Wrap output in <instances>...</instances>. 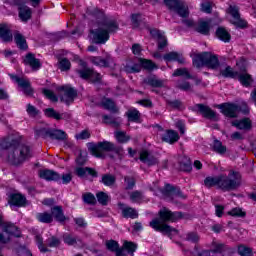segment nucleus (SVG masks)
I'll list each match as a JSON object with an SVG mask.
<instances>
[{"mask_svg":"<svg viewBox=\"0 0 256 256\" xmlns=\"http://www.w3.org/2000/svg\"><path fill=\"white\" fill-rule=\"evenodd\" d=\"M0 155L11 165H21L32 157L29 146L20 145L19 140L13 136H8L0 141Z\"/></svg>","mask_w":256,"mask_h":256,"instance_id":"1","label":"nucleus"},{"mask_svg":"<svg viewBox=\"0 0 256 256\" xmlns=\"http://www.w3.org/2000/svg\"><path fill=\"white\" fill-rule=\"evenodd\" d=\"M205 187H217L222 191H233L241 186V174L231 171L228 176L221 174L219 176H209L204 180Z\"/></svg>","mask_w":256,"mask_h":256,"instance_id":"2","label":"nucleus"},{"mask_svg":"<svg viewBox=\"0 0 256 256\" xmlns=\"http://www.w3.org/2000/svg\"><path fill=\"white\" fill-rule=\"evenodd\" d=\"M160 220L155 218L150 222V227L154 231H159L160 233H165L166 235H179V231L171 226L167 225V221L174 223V221H179L183 217L181 212H172L167 208H163L159 211Z\"/></svg>","mask_w":256,"mask_h":256,"instance_id":"3","label":"nucleus"},{"mask_svg":"<svg viewBox=\"0 0 256 256\" xmlns=\"http://www.w3.org/2000/svg\"><path fill=\"white\" fill-rule=\"evenodd\" d=\"M222 65L227 63V57L214 54L213 52L204 51L195 53L192 56V65Z\"/></svg>","mask_w":256,"mask_h":256,"instance_id":"4","label":"nucleus"},{"mask_svg":"<svg viewBox=\"0 0 256 256\" xmlns=\"http://www.w3.org/2000/svg\"><path fill=\"white\" fill-rule=\"evenodd\" d=\"M88 149L91 155L98 157L99 159H103V157H105L103 151H114V153H118V155L123 153V148L116 147L115 144L109 141L99 142L98 144H90Z\"/></svg>","mask_w":256,"mask_h":256,"instance_id":"5","label":"nucleus"},{"mask_svg":"<svg viewBox=\"0 0 256 256\" xmlns=\"http://www.w3.org/2000/svg\"><path fill=\"white\" fill-rule=\"evenodd\" d=\"M221 75L223 77H230L231 79H238L244 87H249L253 83V78H251V75L247 74L245 71H233L231 66H228L225 70H222Z\"/></svg>","mask_w":256,"mask_h":256,"instance_id":"6","label":"nucleus"},{"mask_svg":"<svg viewBox=\"0 0 256 256\" xmlns=\"http://www.w3.org/2000/svg\"><path fill=\"white\" fill-rule=\"evenodd\" d=\"M55 57L58 61V65H71V61L77 65H87V62L81 59L79 55L70 53L66 50H60L56 53Z\"/></svg>","mask_w":256,"mask_h":256,"instance_id":"7","label":"nucleus"},{"mask_svg":"<svg viewBox=\"0 0 256 256\" xmlns=\"http://www.w3.org/2000/svg\"><path fill=\"white\" fill-rule=\"evenodd\" d=\"M164 5L167 6L169 11H174V13H177L183 19L189 17V8L181 0H164Z\"/></svg>","mask_w":256,"mask_h":256,"instance_id":"8","label":"nucleus"},{"mask_svg":"<svg viewBox=\"0 0 256 256\" xmlns=\"http://www.w3.org/2000/svg\"><path fill=\"white\" fill-rule=\"evenodd\" d=\"M98 25L104 29L108 35H115V33H117V31H119V22H117V20L112 19L108 16H106V18L98 21Z\"/></svg>","mask_w":256,"mask_h":256,"instance_id":"9","label":"nucleus"},{"mask_svg":"<svg viewBox=\"0 0 256 256\" xmlns=\"http://www.w3.org/2000/svg\"><path fill=\"white\" fill-rule=\"evenodd\" d=\"M14 4L18 7V17L23 23H27L33 17V10L21 3L19 0H14Z\"/></svg>","mask_w":256,"mask_h":256,"instance_id":"10","label":"nucleus"},{"mask_svg":"<svg viewBox=\"0 0 256 256\" xmlns=\"http://www.w3.org/2000/svg\"><path fill=\"white\" fill-rule=\"evenodd\" d=\"M93 37H92V43H95V45H105L109 39H111V36L108 35L107 31L102 29L101 26L99 28L91 31Z\"/></svg>","mask_w":256,"mask_h":256,"instance_id":"11","label":"nucleus"},{"mask_svg":"<svg viewBox=\"0 0 256 256\" xmlns=\"http://www.w3.org/2000/svg\"><path fill=\"white\" fill-rule=\"evenodd\" d=\"M10 78L14 83H17L18 86L22 88V91L26 95H31L33 93V88H31V82L29 79L24 77H18L17 75L10 74Z\"/></svg>","mask_w":256,"mask_h":256,"instance_id":"12","label":"nucleus"},{"mask_svg":"<svg viewBox=\"0 0 256 256\" xmlns=\"http://www.w3.org/2000/svg\"><path fill=\"white\" fill-rule=\"evenodd\" d=\"M60 91H63V94L60 98L62 103H66V105H69L70 103H73V101H75V97H77V91L71 88V86H62L60 87Z\"/></svg>","mask_w":256,"mask_h":256,"instance_id":"13","label":"nucleus"},{"mask_svg":"<svg viewBox=\"0 0 256 256\" xmlns=\"http://www.w3.org/2000/svg\"><path fill=\"white\" fill-rule=\"evenodd\" d=\"M78 74L81 77V79H87L88 81H91L92 83H97V82L101 81V74H99L87 67H84L82 70H79Z\"/></svg>","mask_w":256,"mask_h":256,"instance_id":"14","label":"nucleus"},{"mask_svg":"<svg viewBox=\"0 0 256 256\" xmlns=\"http://www.w3.org/2000/svg\"><path fill=\"white\" fill-rule=\"evenodd\" d=\"M141 51H143V49L141 48V44L135 43L132 45V53H133V55L137 56L136 59L138 61V63H134V65H156L153 62V60L142 58Z\"/></svg>","mask_w":256,"mask_h":256,"instance_id":"15","label":"nucleus"},{"mask_svg":"<svg viewBox=\"0 0 256 256\" xmlns=\"http://www.w3.org/2000/svg\"><path fill=\"white\" fill-rule=\"evenodd\" d=\"M163 59L166 63H178V65L185 64V57L182 53L177 51H171L164 54Z\"/></svg>","mask_w":256,"mask_h":256,"instance_id":"16","label":"nucleus"},{"mask_svg":"<svg viewBox=\"0 0 256 256\" xmlns=\"http://www.w3.org/2000/svg\"><path fill=\"white\" fill-rule=\"evenodd\" d=\"M3 233L11 237H21V230L11 222H4L1 226Z\"/></svg>","mask_w":256,"mask_h":256,"instance_id":"17","label":"nucleus"},{"mask_svg":"<svg viewBox=\"0 0 256 256\" xmlns=\"http://www.w3.org/2000/svg\"><path fill=\"white\" fill-rule=\"evenodd\" d=\"M220 109L223 115L230 118L237 117L239 111H241V108L235 104H223L220 106Z\"/></svg>","mask_w":256,"mask_h":256,"instance_id":"18","label":"nucleus"},{"mask_svg":"<svg viewBox=\"0 0 256 256\" xmlns=\"http://www.w3.org/2000/svg\"><path fill=\"white\" fill-rule=\"evenodd\" d=\"M215 37L222 41V43H231V33H229L226 27L219 26L215 31Z\"/></svg>","mask_w":256,"mask_h":256,"instance_id":"19","label":"nucleus"},{"mask_svg":"<svg viewBox=\"0 0 256 256\" xmlns=\"http://www.w3.org/2000/svg\"><path fill=\"white\" fill-rule=\"evenodd\" d=\"M172 77H184V79H194L195 85H201V79L193 77L187 68L176 69Z\"/></svg>","mask_w":256,"mask_h":256,"instance_id":"20","label":"nucleus"},{"mask_svg":"<svg viewBox=\"0 0 256 256\" xmlns=\"http://www.w3.org/2000/svg\"><path fill=\"white\" fill-rule=\"evenodd\" d=\"M124 249L129 254H131V256H133L135 251H137V244L129 241H124L122 249L116 251V256H127V254H125V252L123 251Z\"/></svg>","mask_w":256,"mask_h":256,"instance_id":"21","label":"nucleus"},{"mask_svg":"<svg viewBox=\"0 0 256 256\" xmlns=\"http://www.w3.org/2000/svg\"><path fill=\"white\" fill-rule=\"evenodd\" d=\"M0 39L3 43H11L13 41V32L7 24H0Z\"/></svg>","mask_w":256,"mask_h":256,"instance_id":"22","label":"nucleus"},{"mask_svg":"<svg viewBox=\"0 0 256 256\" xmlns=\"http://www.w3.org/2000/svg\"><path fill=\"white\" fill-rule=\"evenodd\" d=\"M141 69H145L146 71H155V69H157V66H155V65H145V66L126 65L124 67V71H126V73H139L141 71Z\"/></svg>","mask_w":256,"mask_h":256,"instance_id":"23","label":"nucleus"},{"mask_svg":"<svg viewBox=\"0 0 256 256\" xmlns=\"http://www.w3.org/2000/svg\"><path fill=\"white\" fill-rule=\"evenodd\" d=\"M39 177L45 179V181H59L61 179L59 173L53 170H40Z\"/></svg>","mask_w":256,"mask_h":256,"instance_id":"24","label":"nucleus"},{"mask_svg":"<svg viewBox=\"0 0 256 256\" xmlns=\"http://www.w3.org/2000/svg\"><path fill=\"white\" fill-rule=\"evenodd\" d=\"M223 244H216L213 250H203L198 253L199 256H224L223 255Z\"/></svg>","mask_w":256,"mask_h":256,"instance_id":"25","label":"nucleus"},{"mask_svg":"<svg viewBox=\"0 0 256 256\" xmlns=\"http://www.w3.org/2000/svg\"><path fill=\"white\" fill-rule=\"evenodd\" d=\"M14 41L21 51H27L29 49V45H27V39H25V36L23 34L16 32L14 34Z\"/></svg>","mask_w":256,"mask_h":256,"instance_id":"26","label":"nucleus"},{"mask_svg":"<svg viewBox=\"0 0 256 256\" xmlns=\"http://www.w3.org/2000/svg\"><path fill=\"white\" fill-rule=\"evenodd\" d=\"M162 140L165 141V143L173 145V143H177V141H179V133L174 130H168L162 136Z\"/></svg>","mask_w":256,"mask_h":256,"instance_id":"27","label":"nucleus"},{"mask_svg":"<svg viewBox=\"0 0 256 256\" xmlns=\"http://www.w3.org/2000/svg\"><path fill=\"white\" fill-rule=\"evenodd\" d=\"M90 61L93 63V65H99L100 63H102V65H111V63H113V57H111L109 54H107L104 58L101 56H92L90 57Z\"/></svg>","mask_w":256,"mask_h":256,"instance_id":"28","label":"nucleus"},{"mask_svg":"<svg viewBox=\"0 0 256 256\" xmlns=\"http://www.w3.org/2000/svg\"><path fill=\"white\" fill-rule=\"evenodd\" d=\"M10 205H15L16 207H24L25 203H27V198L22 194H12L10 196Z\"/></svg>","mask_w":256,"mask_h":256,"instance_id":"29","label":"nucleus"},{"mask_svg":"<svg viewBox=\"0 0 256 256\" xmlns=\"http://www.w3.org/2000/svg\"><path fill=\"white\" fill-rule=\"evenodd\" d=\"M51 215L52 218L56 219L59 223H64V221H67V217L63 214V208L61 206H56L51 209Z\"/></svg>","mask_w":256,"mask_h":256,"instance_id":"30","label":"nucleus"},{"mask_svg":"<svg viewBox=\"0 0 256 256\" xmlns=\"http://www.w3.org/2000/svg\"><path fill=\"white\" fill-rule=\"evenodd\" d=\"M198 110L206 119H217V114L209 106L198 104Z\"/></svg>","mask_w":256,"mask_h":256,"instance_id":"31","label":"nucleus"},{"mask_svg":"<svg viewBox=\"0 0 256 256\" xmlns=\"http://www.w3.org/2000/svg\"><path fill=\"white\" fill-rule=\"evenodd\" d=\"M233 127L236 129L247 130L251 129V120L249 118H244L242 120H235L232 122Z\"/></svg>","mask_w":256,"mask_h":256,"instance_id":"32","label":"nucleus"},{"mask_svg":"<svg viewBox=\"0 0 256 256\" xmlns=\"http://www.w3.org/2000/svg\"><path fill=\"white\" fill-rule=\"evenodd\" d=\"M162 194H164L166 197H172L173 199H177L181 197V193L175 191V188L173 186L166 184L164 190H160Z\"/></svg>","mask_w":256,"mask_h":256,"instance_id":"33","label":"nucleus"},{"mask_svg":"<svg viewBox=\"0 0 256 256\" xmlns=\"http://www.w3.org/2000/svg\"><path fill=\"white\" fill-rule=\"evenodd\" d=\"M195 31H197V33H200V35H209L211 31V26L209 25V22L201 21L198 23V26L195 28Z\"/></svg>","mask_w":256,"mask_h":256,"instance_id":"34","label":"nucleus"},{"mask_svg":"<svg viewBox=\"0 0 256 256\" xmlns=\"http://www.w3.org/2000/svg\"><path fill=\"white\" fill-rule=\"evenodd\" d=\"M76 174L78 175V177H87V175L97 177V172L91 168L78 167L76 168Z\"/></svg>","mask_w":256,"mask_h":256,"instance_id":"35","label":"nucleus"},{"mask_svg":"<svg viewBox=\"0 0 256 256\" xmlns=\"http://www.w3.org/2000/svg\"><path fill=\"white\" fill-rule=\"evenodd\" d=\"M24 65H41V60L35 57V54L29 52L23 59Z\"/></svg>","mask_w":256,"mask_h":256,"instance_id":"36","label":"nucleus"},{"mask_svg":"<svg viewBox=\"0 0 256 256\" xmlns=\"http://www.w3.org/2000/svg\"><path fill=\"white\" fill-rule=\"evenodd\" d=\"M122 215L126 219H137V217H139L137 210H135L134 208H131V207L122 208Z\"/></svg>","mask_w":256,"mask_h":256,"instance_id":"37","label":"nucleus"},{"mask_svg":"<svg viewBox=\"0 0 256 256\" xmlns=\"http://www.w3.org/2000/svg\"><path fill=\"white\" fill-rule=\"evenodd\" d=\"M114 137L118 143H129L131 141V136L127 135L125 131H116Z\"/></svg>","mask_w":256,"mask_h":256,"instance_id":"38","label":"nucleus"},{"mask_svg":"<svg viewBox=\"0 0 256 256\" xmlns=\"http://www.w3.org/2000/svg\"><path fill=\"white\" fill-rule=\"evenodd\" d=\"M141 17H143V14L141 13H132L130 15V20H131L133 29H139L141 27V23H142Z\"/></svg>","mask_w":256,"mask_h":256,"instance_id":"39","label":"nucleus"},{"mask_svg":"<svg viewBox=\"0 0 256 256\" xmlns=\"http://www.w3.org/2000/svg\"><path fill=\"white\" fill-rule=\"evenodd\" d=\"M232 25H234L236 29H249V22L241 18V16L236 18V20L232 22Z\"/></svg>","mask_w":256,"mask_h":256,"instance_id":"40","label":"nucleus"},{"mask_svg":"<svg viewBox=\"0 0 256 256\" xmlns=\"http://www.w3.org/2000/svg\"><path fill=\"white\" fill-rule=\"evenodd\" d=\"M129 121H133L134 123H139V118L141 114L137 111V109H130L126 112Z\"/></svg>","mask_w":256,"mask_h":256,"instance_id":"41","label":"nucleus"},{"mask_svg":"<svg viewBox=\"0 0 256 256\" xmlns=\"http://www.w3.org/2000/svg\"><path fill=\"white\" fill-rule=\"evenodd\" d=\"M90 15L94 17L95 19H98V21H103V19L107 18V15H105V11L99 8H94L90 11Z\"/></svg>","mask_w":256,"mask_h":256,"instance_id":"42","label":"nucleus"},{"mask_svg":"<svg viewBox=\"0 0 256 256\" xmlns=\"http://www.w3.org/2000/svg\"><path fill=\"white\" fill-rule=\"evenodd\" d=\"M36 218L40 221V223H52L53 222V215L44 212V213H38L36 215Z\"/></svg>","mask_w":256,"mask_h":256,"instance_id":"43","label":"nucleus"},{"mask_svg":"<svg viewBox=\"0 0 256 256\" xmlns=\"http://www.w3.org/2000/svg\"><path fill=\"white\" fill-rule=\"evenodd\" d=\"M176 87L181 91H193V85L187 80L178 81Z\"/></svg>","mask_w":256,"mask_h":256,"instance_id":"44","label":"nucleus"},{"mask_svg":"<svg viewBox=\"0 0 256 256\" xmlns=\"http://www.w3.org/2000/svg\"><path fill=\"white\" fill-rule=\"evenodd\" d=\"M213 150L219 155H223L227 152V147L223 146V143L219 140H214Z\"/></svg>","mask_w":256,"mask_h":256,"instance_id":"45","label":"nucleus"},{"mask_svg":"<svg viewBox=\"0 0 256 256\" xmlns=\"http://www.w3.org/2000/svg\"><path fill=\"white\" fill-rule=\"evenodd\" d=\"M101 105L104 109H107L108 111H117L115 109V102L109 98H104L101 102Z\"/></svg>","mask_w":256,"mask_h":256,"instance_id":"46","label":"nucleus"},{"mask_svg":"<svg viewBox=\"0 0 256 256\" xmlns=\"http://www.w3.org/2000/svg\"><path fill=\"white\" fill-rule=\"evenodd\" d=\"M104 123H108L110 125H113V127H119L121 125V119L119 118H113L108 115L103 116Z\"/></svg>","mask_w":256,"mask_h":256,"instance_id":"47","label":"nucleus"},{"mask_svg":"<svg viewBox=\"0 0 256 256\" xmlns=\"http://www.w3.org/2000/svg\"><path fill=\"white\" fill-rule=\"evenodd\" d=\"M50 137H52V139L63 141V139H67V133L63 130H54L50 132Z\"/></svg>","mask_w":256,"mask_h":256,"instance_id":"48","label":"nucleus"},{"mask_svg":"<svg viewBox=\"0 0 256 256\" xmlns=\"http://www.w3.org/2000/svg\"><path fill=\"white\" fill-rule=\"evenodd\" d=\"M143 199H145V196L139 191H134L130 194V201H132V203H141Z\"/></svg>","mask_w":256,"mask_h":256,"instance_id":"49","label":"nucleus"},{"mask_svg":"<svg viewBox=\"0 0 256 256\" xmlns=\"http://www.w3.org/2000/svg\"><path fill=\"white\" fill-rule=\"evenodd\" d=\"M146 29H147V31H149L152 39L158 40V39L163 38V32H161V30H159L157 28H151V27H147Z\"/></svg>","mask_w":256,"mask_h":256,"instance_id":"50","label":"nucleus"},{"mask_svg":"<svg viewBox=\"0 0 256 256\" xmlns=\"http://www.w3.org/2000/svg\"><path fill=\"white\" fill-rule=\"evenodd\" d=\"M140 161L146 163L147 165H155V163H157V160L152 161L151 159H149V152L147 151H142L140 153Z\"/></svg>","mask_w":256,"mask_h":256,"instance_id":"51","label":"nucleus"},{"mask_svg":"<svg viewBox=\"0 0 256 256\" xmlns=\"http://www.w3.org/2000/svg\"><path fill=\"white\" fill-rule=\"evenodd\" d=\"M44 115H46V117H50L52 119H55L56 121H59V115L60 113L57 112L55 109L53 108H47L44 110Z\"/></svg>","mask_w":256,"mask_h":256,"instance_id":"52","label":"nucleus"},{"mask_svg":"<svg viewBox=\"0 0 256 256\" xmlns=\"http://www.w3.org/2000/svg\"><path fill=\"white\" fill-rule=\"evenodd\" d=\"M227 215H230V217H245L247 213H245L241 208H233L227 212Z\"/></svg>","mask_w":256,"mask_h":256,"instance_id":"53","label":"nucleus"},{"mask_svg":"<svg viewBox=\"0 0 256 256\" xmlns=\"http://www.w3.org/2000/svg\"><path fill=\"white\" fill-rule=\"evenodd\" d=\"M228 13L233 17L234 20L239 19L241 17V12H239V8L237 6L230 5L228 7Z\"/></svg>","mask_w":256,"mask_h":256,"instance_id":"54","label":"nucleus"},{"mask_svg":"<svg viewBox=\"0 0 256 256\" xmlns=\"http://www.w3.org/2000/svg\"><path fill=\"white\" fill-rule=\"evenodd\" d=\"M102 183H104L107 187H111L115 183V176L106 174L102 177Z\"/></svg>","mask_w":256,"mask_h":256,"instance_id":"55","label":"nucleus"},{"mask_svg":"<svg viewBox=\"0 0 256 256\" xmlns=\"http://www.w3.org/2000/svg\"><path fill=\"white\" fill-rule=\"evenodd\" d=\"M201 12L207 13L208 15L213 13V4L211 2H203L201 4Z\"/></svg>","mask_w":256,"mask_h":256,"instance_id":"56","label":"nucleus"},{"mask_svg":"<svg viewBox=\"0 0 256 256\" xmlns=\"http://www.w3.org/2000/svg\"><path fill=\"white\" fill-rule=\"evenodd\" d=\"M238 253L241 256H253V251L247 246H239Z\"/></svg>","mask_w":256,"mask_h":256,"instance_id":"57","label":"nucleus"},{"mask_svg":"<svg viewBox=\"0 0 256 256\" xmlns=\"http://www.w3.org/2000/svg\"><path fill=\"white\" fill-rule=\"evenodd\" d=\"M106 247L108 251H118L119 250V243L115 240H108L106 241Z\"/></svg>","mask_w":256,"mask_h":256,"instance_id":"58","label":"nucleus"},{"mask_svg":"<svg viewBox=\"0 0 256 256\" xmlns=\"http://www.w3.org/2000/svg\"><path fill=\"white\" fill-rule=\"evenodd\" d=\"M168 45L169 42L167 41V36L163 34L162 38H158L157 46L159 51H163V49H165V47H167Z\"/></svg>","mask_w":256,"mask_h":256,"instance_id":"59","label":"nucleus"},{"mask_svg":"<svg viewBox=\"0 0 256 256\" xmlns=\"http://www.w3.org/2000/svg\"><path fill=\"white\" fill-rule=\"evenodd\" d=\"M96 197L98 199V202L101 203V205H107V203H109V196L104 192L97 193Z\"/></svg>","mask_w":256,"mask_h":256,"instance_id":"60","label":"nucleus"},{"mask_svg":"<svg viewBox=\"0 0 256 256\" xmlns=\"http://www.w3.org/2000/svg\"><path fill=\"white\" fill-rule=\"evenodd\" d=\"M43 94L45 95V97H47V99H50V101H52L53 103H56V101H58V98L55 95V93H53V91L49 89H43Z\"/></svg>","mask_w":256,"mask_h":256,"instance_id":"61","label":"nucleus"},{"mask_svg":"<svg viewBox=\"0 0 256 256\" xmlns=\"http://www.w3.org/2000/svg\"><path fill=\"white\" fill-rule=\"evenodd\" d=\"M83 199L84 203H88L89 205H93V203H95V196L91 193L84 194Z\"/></svg>","mask_w":256,"mask_h":256,"instance_id":"62","label":"nucleus"},{"mask_svg":"<svg viewBox=\"0 0 256 256\" xmlns=\"http://www.w3.org/2000/svg\"><path fill=\"white\" fill-rule=\"evenodd\" d=\"M48 247H59L61 241L59 239L55 238V236H52L47 240Z\"/></svg>","mask_w":256,"mask_h":256,"instance_id":"63","label":"nucleus"},{"mask_svg":"<svg viewBox=\"0 0 256 256\" xmlns=\"http://www.w3.org/2000/svg\"><path fill=\"white\" fill-rule=\"evenodd\" d=\"M18 255L19 256H33V254H31V251H29V249H27L26 247H20L18 249Z\"/></svg>","mask_w":256,"mask_h":256,"instance_id":"64","label":"nucleus"}]
</instances>
